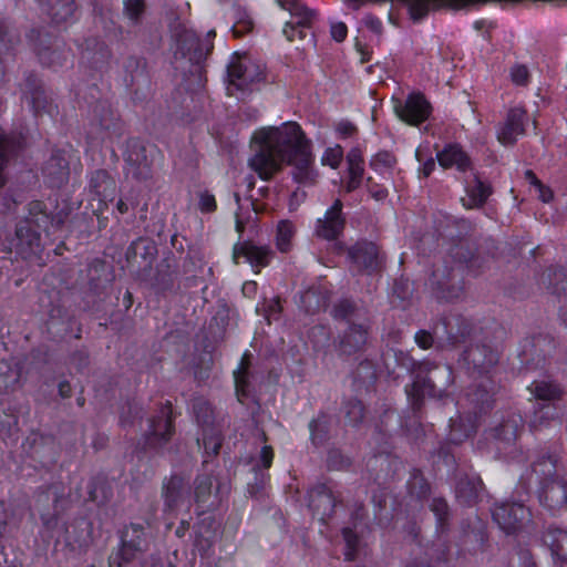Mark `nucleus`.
<instances>
[{"label":"nucleus","instance_id":"f257e3e1","mask_svg":"<svg viewBox=\"0 0 567 567\" xmlns=\"http://www.w3.org/2000/svg\"><path fill=\"white\" fill-rule=\"evenodd\" d=\"M257 146L249 159V167L265 181L281 171L286 163L291 166L292 178L303 185H313L318 173L313 166L311 142L295 122L279 127H267L255 133Z\"/></svg>","mask_w":567,"mask_h":567},{"label":"nucleus","instance_id":"f03ea898","mask_svg":"<svg viewBox=\"0 0 567 567\" xmlns=\"http://www.w3.org/2000/svg\"><path fill=\"white\" fill-rule=\"evenodd\" d=\"M394 355L399 365L413 379L411 384L405 385V393L414 412L422 408L425 396L441 399L453 383V371L449 365L415 361L403 351H398Z\"/></svg>","mask_w":567,"mask_h":567},{"label":"nucleus","instance_id":"7ed1b4c3","mask_svg":"<svg viewBox=\"0 0 567 567\" xmlns=\"http://www.w3.org/2000/svg\"><path fill=\"white\" fill-rule=\"evenodd\" d=\"M452 259L453 265L445 261L437 266L426 281L433 295L445 301L458 300L464 296V268L478 275L486 264L484 257L463 245L453 249Z\"/></svg>","mask_w":567,"mask_h":567},{"label":"nucleus","instance_id":"20e7f679","mask_svg":"<svg viewBox=\"0 0 567 567\" xmlns=\"http://www.w3.org/2000/svg\"><path fill=\"white\" fill-rule=\"evenodd\" d=\"M51 224L52 218L45 212V205L39 200L31 202L28 205V215L16 228L12 246L17 254L23 259L37 255L42 247L41 231H47Z\"/></svg>","mask_w":567,"mask_h":567},{"label":"nucleus","instance_id":"39448f33","mask_svg":"<svg viewBox=\"0 0 567 567\" xmlns=\"http://www.w3.org/2000/svg\"><path fill=\"white\" fill-rule=\"evenodd\" d=\"M215 31L207 33V40L202 41L193 30H182L176 34V47L174 50L173 65L176 71L184 75L190 73L200 81L203 74V61L214 49L212 38Z\"/></svg>","mask_w":567,"mask_h":567},{"label":"nucleus","instance_id":"423d86ee","mask_svg":"<svg viewBox=\"0 0 567 567\" xmlns=\"http://www.w3.org/2000/svg\"><path fill=\"white\" fill-rule=\"evenodd\" d=\"M124 127L120 115L112 105L101 100L95 102L89 113V136L92 140L120 137Z\"/></svg>","mask_w":567,"mask_h":567},{"label":"nucleus","instance_id":"0eeeda50","mask_svg":"<svg viewBox=\"0 0 567 567\" xmlns=\"http://www.w3.org/2000/svg\"><path fill=\"white\" fill-rule=\"evenodd\" d=\"M498 361V352L487 344L471 346L462 352L460 358L461 364L475 379H494Z\"/></svg>","mask_w":567,"mask_h":567},{"label":"nucleus","instance_id":"6e6552de","mask_svg":"<svg viewBox=\"0 0 567 567\" xmlns=\"http://www.w3.org/2000/svg\"><path fill=\"white\" fill-rule=\"evenodd\" d=\"M175 433L172 404L167 401L159 411L148 420V427L144 433L145 449H161L167 444Z\"/></svg>","mask_w":567,"mask_h":567},{"label":"nucleus","instance_id":"1a4fd4ad","mask_svg":"<svg viewBox=\"0 0 567 567\" xmlns=\"http://www.w3.org/2000/svg\"><path fill=\"white\" fill-rule=\"evenodd\" d=\"M29 39L33 43L37 55L43 65L58 68L68 62L69 51L47 30H31Z\"/></svg>","mask_w":567,"mask_h":567},{"label":"nucleus","instance_id":"9d476101","mask_svg":"<svg viewBox=\"0 0 567 567\" xmlns=\"http://www.w3.org/2000/svg\"><path fill=\"white\" fill-rule=\"evenodd\" d=\"M163 512L176 514L177 511L190 504V477L183 473H174L162 483Z\"/></svg>","mask_w":567,"mask_h":567},{"label":"nucleus","instance_id":"9b49d317","mask_svg":"<svg viewBox=\"0 0 567 567\" xmlns=\"http://www.w3.org/2000/svg\"><path fill=\"white\" fill-rule=\"evenodd\" d=\"M124 162L126 177L131 176L135 181H146L152 176L153 161L150 157L146 145L142 141L137 138L127 141Z\"/></svg>","mask_w":567,"mask_h":567},{"label":"nucleus","instance_id":"f8f14e48","mask_svg":"<svg viewBox=\"0 0 567 567\" xmlns=\"http://www.w3.org/2000/svg\"><path fill=\"white\" fill-rule=\"evenodd\" d=\"M284 9L289 11L291 20L287 21L284 28V34L289 41H293L296 37L305 39L307 30L311 27L316 12L298 0H276Z\"/></svg>","mask_w":567,"mask_h":567},{"label":"nucleus","instance_id":"ddd939ff","mask_svg":"<svg viewBox=\"0 0 567 567\" xmlns=\"http://www.w3.org/2000/svg\"><path fill=\"white\" fill-rule=\"evenodd\" d=\"M64 497L62 483H52L41 486L37 494L35 506L40 511L42 524L47 529H54L58 525V505Z\"/></svg>","mask_w":567,"mask_h":567},{"label":"nucleus","instance_id":"4468645a","mask_svg":"<svg viewBox=\"0 0 567 567\" xmlns=\"http://www.w3.org/2000/svg\"><path fill=\"white\" fill-rule=\"evenodd\" d=\"M332 482L317 484L309 492V507L321 522L329 519L338 503H341V494Z\"/></svg>","mask_w":567,"mask_h":567},{"label":"nucleus","instance_id":"2eb2a0df","mask_svg":"<svg viewBox=\"0 0 567 567\" xmlns=\"http://www.w3.org/2000/svg\"><path fill=\"white\" fill-rule=\"evenodd\" d=\"M227 78L228 94L234 95L236 91H251V85L262 81L264 74L251 62L235 59L227 66Z\"/></svg>","mask_w":567,"mask_h":567},{"label":"nucleus","instance_id":"dca6fc26","mask_svg":"<svg viewBox=\"0 0 567 567\" xmlns=\"http://www.w3.org/2000/svg\"><path fill=\"white\" fill-rule=\"evenodd\" d=\"M473 326L470 320L461 315H449L441 319L440 323L434 327V334L439 342L437 348L443 346L440 340L447 344L456 346L464 342L472 333Z\"/></svg>","mask_w":567,"mask_h":567},{"label":"nucleus","instance_id":"f3484780","mask_svg":"<svg viewBox=\"0 0 567 567\" xmlns=\"http://www.w3.org/2000/svg\"><path fill=\"white\" fill-rule=\"evenodd\" d=\"M496 390L497 383L492 378L481 379L480 382L472 385L463 399L468 406L467 414L476 419L478 414L492 409Z\"/></svg>","mask_w":567,"mask_h":567},{"label":"nucleus","instance_id":"a211bd4d","mask_svg":"<svg viewBox=\"0 0 567 567\" xmlns=\"http://www.w3.org/2000/svg\"><path fill=\"white\" fill-rule=\"evenodd\" d=\"M493 519L506 534H515L530 519V512L522 503H502L493 509Z\"/></svg>","mask_w":567,"mask_h":567},{"label":"nucleus","instance_id":"6ab92c4d","mask_svg":"<svg viewBox=\"0 0 567 567\" xmlns=\"http://www.w3.org/2000/svg\"><path fill=\"white\" fill-rule=\"evenodd\" d=\"M350 260L361 271L374 274L384 266V257L380 248L372 241H359L348 250Z\"/></svg>","mask_w":567,"mask_h":567},{"label":"nucleus","instance_id":"aec40b11","mask_svg":"<svg viewBox=\"0 0 567 567\" xmlns=\"http://www.w3.org/2000/svg\"><path fill=\"white\" fill-rule=\"evenodd\" d=\"M370 334L369 320H360L348 324L339 337L338 351L341 355H352L361 352L368 344Z\"/></svg>","mask_w":567,"mask_h":567},{"label":"nucleus","instance_id":"412c9836","mask_svg":"<svg viewBox=\"0 0 567 567\" xmlns=\"http://www.w3.org/2000/svg\"><path fill=\"white\" fill-rule=\"evenodd\" d=\"M343 203L336 199L327 209L324 216L319 218L316 224L315 234L326 240L337 239L346 226V217L342 213Z\"/></svg>","mask_w":567,"mask_h":567},{"label":"nucleus","instance_id":"4be33fe9","mask_svg":"<svg viewBox=\"0 0 567 567\" xmlns=\"http://www.w3.org/2000/svg\"><path fill=\"white\" fill-rule=\"evenodd\" d=\"M523 426V417L519 414H511L493 429L492 433L498 452L509 453V450L515 446Z\"/></svg>","mask_w":567,"mask_h":567},{"label":"nucleus","instance_id":"5701e85b","mask_svg":"<svg viewBox=\"0 0 567 567\" xmlns=\"http://www.w3.org/2000/svg\"><path fill=\"white\" fill-rule=\"evenodd\" d=\"M395 114L410 125L423 123L431 114V105L422 94H411L404 103L394 105Z\"/></svg>","mask_w":567,"mask_h":567},{"label":"nucleus","instance_id":"b1692460","mask_svg":"<svg viewBox=\"0 0 567 567\" xmlns=\"http://www.w3.org/2000/svg\"><path fill=\"white\" fill-rule=\"evenodd\" d=\"M239 257L248 261L255 272L269 265L274 257V251L268 246H259L252 241L236 244L233 249V260L238 264Z\"/></svg>","mask_w":567,"mask_h":567},{"label":"nucleus","instance_id":"393cba45","mask_svg":"<svg viewBox=\"0 0 567 567\" xmlns=\"http://www.w3.org/2000/svg\"><path fill=\"white\" fill-rule=\"evenodd\" d=\"M45 182L51 187H61L70 176L69 161L63 152H53L42 168Z\"/></svg>","mask_w":567,"mask_h":567},{"label":"nucleus","instance_id":"a878e982","mask_svg":"<svg viewBox=\"0 0 567 567\" xmlns=\"http://www.w3.org/2000/svg\"><path fill=\"white\" fill-rule=\"evenodd\" d=\"M540 503L551 512L567 505V484L561 478H553L542 484L539 492Z\"/></svg>","mask_w":567,"mask_h":567},{"label":"nucleus","instance_id":"bb28decb","mask_svg":"<svg viewBox=\"0 0 567 567\" xmlns=\"http://www.w3.org/2000/svg\"><path fill=\"white\" fill-rule=\"evenodd\" d=\"M526 112L520 107H513L508 111L505 124L497 134L503 145H514L517 136L525 133Z\"/></svg>","mask_w":567,"mask_h":567},{"label":"nucleus","instance_id":"cd10ccee","mask_svg":"<svg viewBox=\"0 0 567 567\" xmlns=\"http://www.w3.org/2000/svg\"><path fill=\"white\" fill-rule=\"evenodd\" d=\"M563 411L557 403L537 402L529 420V427L533 431H540L549 427L553 423H560Z\"/></svg>","mask_w":567,"mask_h":567},{"label":"nucleus","instance_id":"c85d7f7f","mask_svg":"<svg viewBox=\"0 0 567 567\" xmlns=\"http://www.w3.org/2000/svg\"><path fill=\"white\" fill-rule=\"evenodd\" d=\"M544 544L549 548L554 564L567 565V530L548 527L543 536Z\"/></svg>","mask_w":567,"mask_h":567},{"label":"nucleus","instance_id":"c756f323","mask_svg":"<svg viewBox=\"0 0 567 567\" xmlns=\"http://www.w3.org/2000/svg\"><path fill=\"white\" fill-rule=\"evenodd\" d=\"M465 184L467 199L462 198V202L467 208L483 206L492 194L491 186L484 183L476 173H473L471 177L465 181Z\"/></svg>","mask_w":567,"mask_h":567},{"label":"nucleus","instance_id":"7c9ffc66","mask_svg":"<svg viewBox=\"0 0 567 567\" xmlns=\"http://www.w3.org/2000/svg\"><path fill=\"white\" fill-rule=\"evenodd\" d=\"M437 161L444 168L455 166L461 172H465L471 168V158L457 144L446 145L437 153Z\"/></svg>","mask_w":567,"mask_h":567},{"label":"nucleus","instance_id":"2f4dec72","mask_svg":"<svg viewBox=\"0 0 567 567\" xmlns=\"http://www.w3.org/2000/svg\"><path fill=\"white\" fill-rule=\"evenodd\" d=\"M89 187L101 202L113 200L114 198L116 185L105 169H96L91 174Z\"/></svg>","mask_w":567,"mask_h":567},{"label":"nucleus","instance_id":"473e14b6","mask_svg":"<svg viewBox=\"0 0 567 567\" xmlns=\"http://www.w3.org/2000/svg\"><path fill=\"white\" fill-rule=\"evenodd\" d=\"M219 526V522L213 515L202 517L195 525L196 546L209 548L217 538Z\"/></svg>","mask_w":567,"mask_h":567},{"label":"nucleus","instance_id":"72a5a7b5","mask_svg":"<svg viewBox=\"0 0 567 567\" xmlns=\"http://www.w3.org/2000/svg\"><path fill=\"white\" fill-rule=\"evenodd\" d=\"M483 491V482L480 476L466 475L461 477L456 485V497L464 505H473L477 502Z\"/></svg>","mask_w":567,"mask_h":567},{"label":"nucleus","instance_id":"f704fd0d","mask_svg":"<svg viewBox=\"0 0 567 567\" xmlns=\"http://www.w3.org/2000/svg\"><path fill=\"white\" fill-rule=\"evenodd\" d=\"M213 478L209 475H198L194 482V501L198 507V515L206 509L214 508L216 503L212 501Z\"/></svg>","mask_w":567,"mask_h":567},{"label":"nucleus","instance_id":"c9c22d12","mask_svg":"<svg viewBox=\"0 0 567 567\" xmlns=\"http://www.w3.org/2000/svg\"><path fill=\"white\" fill-rule=\"evenodd\" d=\"M530 393L542 403H557L565 394L564 389L555 381H534L529 385Z\"/></svg>","mask_w":567,"mask_h":567},{"label":"nucleus","instance_id":"e433bc0d","mask_svg":"<svg viewBox=\"0 0 567 567\" xmlns=\"http://www.w3.org/2000/svg\"><path fill=\"white\" fill-rule=\"evenodd\" d=\"M23 138L21 134L6 135L0 128V187L6 183L3 168L9 158L22 148Z\"/></svg>","mask_w":567,"mask_h":567},{"label":"nucleus","instance_id":"4c0bfd02","mask_svg":"<svg viewBox=\"0 0 567 567\" xmlns=\"http://www.w3.org/2000/svg\"><path fill=\"white\" fill-rule=\"evenodd\" d=\"M45 11L55 24L68 22L74 14V0H47Z\"/></svg>","mask_w":567,"mask_h":567},{"label":"nucleus","instance_id":"58836bf2","mask_svg":"<svg viewBox=\"0 0 567 567\" xmlns=\"http://www.w3.org/2000/svg\"><path fill=\"white\" fill-rule=\"evenodd\" d=\"M143 553L138 545H132L122 540L118 549L110 555V567H123V565L135 564L140 560Z\"/></svg>","mask_w":567,"mask_h":567},{"label":"nucleus","instance_id":"ea45409f","mask_svg":"<svg viewBox=\"0 0 567 567\" xmlns=\"http://www.w3.org/2000/svg\"><path fill=\"white\" fill-rule=\"evenodd\" d=\"M333 317L343 320L348 324L360 320H368L363 309L359 308L355 302L349 299H342L333 307Z\"/></svg>","mask_w":567,"mask_h":567},{"label":"nucleus","instance_id":"a19ab883","mask_svg":"<svg viewBox=\"0 0 567 567\" xmlns=\"http://www.w3.org/2000/svg\"><path fill=\"white\" fill-rule=\"evenodd\" d=\"M451 431H450V441L452 443L458 444L470 437L476 429V419L471 414H467L466 420L464 421L462 416L457 420L451 419Z\"/></svg>","mask_w":567,"mask_h":567},{"label":"nucleus","instance_id":"79ce46f5","mask_svg":"<svg viewBox=\"0 0 567 567\" xmlns=\"http://www.w3.org/2000/svg\"><path fill=\"white\" fill-rule=\"evenodd\" d=\"M20 42V35L17 29L4 21L0 22V72H3L4 66L2 59L3 54H8Z\"/></svg>","mask_w":567,"mask_h":567},{"label":"nucleus","instance_id":"37998d69","mask_svg":"<svg viewBox=\"0 0 567 567\" xmlns=\"http://www.w3.org/2000/svg\"><path fill=\"white\" fill-rule=\"evenodd\" d=\"M330 417L320 413L309 423L310 439L313 445L320 446L329 439Z\"/></svg>","mask_w":567,"mask_h":567},{"label":"nucleus","instance_id":"c03bdc74","mask_svg":"<svg viewBox=\"0 0 567 567\" xmlns=\"http://www.w3.org/2000/svg\"><path fill=\"white\" fill-rule=\"evenodd\" d=\"M192 409L196 421L202 426H210L214 422V411L210 403L202 398H194L192 401Z\"/></svg>","mask_w":567,"mask_h":567},{"label":"nucleus","instance_id":"a18cd8bd","mask_svg":"<svg viewBox=\"0 0 567 567\" xmlns=\"http://www.w3.org/2000/svg\"><path fill=\"white\" fill-rule=\"evenodd\" d=\"M296 229L292 223L288 220L279 221L277 226L276 243L281 252H288L292 246V238Z\"/></svg>","mask_w":567,"mask_h":567},{"label":"nucleus","instance_id":"49530a36","mask_svg":"<svg viewBox=\"0 0 567 567\" xmlns=\"http://www.w3.org/2000/svg\"><path fill=\"white\" fill-rule=\"evenodd\" d=\"M533 473L537 475L542 484L555 478L556 460L550 455L540 457L534 462Z\"/></svg>","mask_w":567,"mask_h":567},{"label":"nucleus","instance_id":"de8ad7c7","mask_svg":"<svg viewBox=\"0 0 567 567\" xmlns=\"http://www.w3.org/2000/svg\"><path fill=\"white\" fill-rule=\"evenodd\" d=\"M27 92L31 96V103L37 113L45 107L47 97L44 95V91L38 83L37 78L33 75H30L27 79Z\"/></svg>","mask_w":567,"mask_h":567},{"label":"nucleus","instance_id":"09e8293b","mask_svg":"<svg viewBox=\"0 0 567 567\" xmlns=\"http://www.w3.org/2000/svg\"><path fill=\"white\" fill-rule=\"evenodd\" d=\"M122 540H125L132 545H138L143 551L146 548V538L144 527L140 524H130L124 528L121 536Z\"/></svg>","mask_w":567,"mask_h":567},{"label":"nucleus","instance_id":"8fccbe9b","mask_svg":"<svg viewBox=\"0 0 567 567\" xmlns=\"http://www.w3.org/2000/svg\"><path fill=\"white\" fill-rule=\"evenodd\" d=\"M344 415L349 425H359L365 415V409L361 401L351 399L344 403Z\"/></svg>","mask_w":567,"mask_h":567},{"label":"nucleus","instance_id":"3c124183","mask_svg":"<svg viewBox=\"0 0 567 567\" xmlns=\"http://www.w3.org/2000/svg\"><path fill=\"white\" fill-rule=\"evenodd\" d=\"M249 354L245 353L239 368L234 371L235 386L237 395L247 396L248 388V368H249Z\"/></svg>","mask_w":567,"mask_h":567},{"label":"nucleus","instance_id":"603ef678","mask_svg":"<svg viewBox=\"0 0 567 567\" xmlns=\"http://www.w3.org/2000/svg\"><path fill=\"white\" fill-rule=\"evenodd\" d=\"M430 509L436 517V528L443 532L449 519L450 509L447 502L442 497H435L430 504Z\"/></svg>","mask_w":567,"mask_h":567},{"label":"nucleus","instance_id":"864d4df0","mask_svg":"<svg viewBox=\"0 0 567 567\" xmlns=\"http://www.w3.org/2000/svg\"><path fill=\"white\" fill-rule=\"evenodd\" d=\"M551 290L557 295L567 293V269H555L548 274Z\"/></svg>","mask_w":567,"mask_h":567},{"label":"nucleus","instance_id":"5fc2aeb1","mask_svg":"<svg viewBox=\"0 0 567 567\" xmlns=\"http://www.w3.org/2000/svg\"><path fill=\"white\" fill-rule=\"evenodd\" d=\"M342 536L346 543V560L352 561L354 560L358 551L359 537L350 527H346L342 529Z\"/></svg>","mask_w":567,"mask_h":567},{"label":"nucleus","instance_id":"6e6d98bb","mask_svg":"<svg viewBox=\"0 0 567 567\" xmlns=\"http://www.w3.org/2000/svg\"><path fill=\"white\" fill-rule=\"evenodd\" d=\"M396 163L395 157L389 152H380L370 161V167L378 173L391 169Z\"/></svg>","mask_w":567,"mask_h":567},{"label":"nucleus","instance_id":"4d7b16f0","mask_svg":"<svg viewBox=\"0 0 567 567\" xmlns=\"http://www.w3.org/2000/svg\"><path fill=\"white\" fill-rule=\"evenodd\" d=\"M351 458L339 450H331L328 454L327 464L330 470H347L351 466Z\"/></svg>","mask_w":567,"mask_h":567},{"label":"nucleus","instance_id":"13d9d810","mask_svg":"<svg viewBox=\"0 0 567 567\" xmlns=\"http://www.w3.org/2000/svg\"><path fill=\"white\" fill-rule=\"evenodd\" d=\"M410 494L421 499L429 495L430 485L421 475H415L409 483Z\"/></svg>","mask_w":567,"mask_h":567},{"label":"nucleus","instance_id":"bf43d9fd","mask_svg":"<svg viewBox=\"0 0 567 567\" xmlns=\"http://www.w3.org/2000/svg\"><path fill=\"white\" fill-rule=\"evenodd\" d=\"M251 29H252L251 19L246 13L238 12V18L231 28L234 37L240 38L244 34L251 31Z\"/></svg>","mask_w":567,"mask_h":567},{"label":"nucleus","instance_id":"052dcab7","mask_svg":"<svg viewBox=\"0 0 567 567\" xmlns=\"http://www.w3.org/2000/svg\"><path fill=\"white\" fill-rule=\"evenodd\" d=\"M144 7L145 6L143 0H125L124 2L125 14L134 22L140 20L144 12Z\"/></svg>","mask_w":567,"mask_h":567},{"label":"nucleus","instance_id":"680f3d73","mask_svg":"<svg viewBox=\"0 0 567 567\" xmlns=\"http://www.w3.org/2000/svg\"><path fill=\"white\" fill-rule=\"evenodd\" d=\"M342 158V150L340 146H337L334 148H328L322 158L321 162L323 165H329L332 168H337L341 162Z\"/></svg>","mask_w":567,"mask_h":567},{"label":"nucleus","instance_id":"e2e57ef3","mask_svg":"<svg viewBox=\"0 0 567 567\" xmlns=\"http://www.w3.org/2000/svg\"><path fill=\"white\" fill-rule=\"evenodd\" d=\"M281 310H282V307H281V303H280V299L277 297V298H274V299H270L266 306H265V317L266 319L268 320V322H270L272 319L274 320H277L281 313Z\"/></svg>","mask_w":567,"mask_h":567},{"label":"nucleus","instance_id":"0e129e2a","mask_svg":"<svg viewBox=\"0 0 567 567\" xmlns=\"http://www.w3.org/2000/svg\"><path fill=\"white\" fill-rule=\"evenodd\" d=\"M367 188L371 197H373L375 200H383L388 196V189L375 183L372 177H368Z\"/></svg>","mask_w":567,"mask_h":567},{"label":"nucleus","instance_id":"69168bd1","mask_svg":"<svg viewBox=\"0 0 567 567\" xmlns=\"http://www.w3.org/2000/svg\"><path fill=\"white\" fill-rule=\"evenodd\" d=\"M512 81L517 85H526L529 78L528 69L525 65H515L511 70Z\"/></svg>","mask_w":567,"mask_h":567},{"label":"nucleus","instance_id":"338daca9","mask_svg":"<svg viewBox=\"0 0 567 567\" xmlns=\"http://www.w3.org/2000/svg\"><path fill=\"white\" fill-rule=\"evenodd\" d=\"M198 207L202 213H212V212L216 210L217 205H216L215 196L208 192H202L199 194Z\"/></svg>","mask_w":567,"mask_h":567},{"label":"nucleus","instance_id":"774afa93","mask_svg":"<svg viewBox=\"0 0 567 567\" xmlns=\"http://www.w3.org/2000/svg\"><path fill=\"white\" fill-rule=\"evenodd\" d=\"M415 343L423 350H427L434 346V337L426 330H420L414 336Z\"/></svg>","mask_w":567,"mask_h":567}]
</instances>
